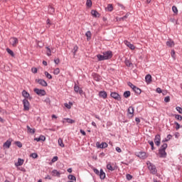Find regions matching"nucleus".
<instances>
[{
  "label": "nucleus",
  "instance_id": "obj_20",
  "mask_svg": "<svg viewBox=\"0 0 182 182\" xmlns=\"http://www.w3.org/2000/svg\"><path fill=\"white\" fill-rule=\"evenodd\" d=\"M91 14L92 15V16H94L95 18H99V16H100V14H99V13L96 11V10H92L91 11Z\"/></svg>",
  "mask_w": 182,
  "mask_h": 182
},
{
  "label": "nucleus",
  "instance_id": "obj_7",
  "mask_svg": "<svg viewBox=\"0 0 182 182\" xmlns=\"http://www.w3.org/2000/svg\"><path fill=\"white\" fill-rule=\"evenodd\" d=\"M161 137L160 136V135L157 134L156 136H155V139H154V143L156 146H160V143H161Z\"/></svg>",
  "mask_w": 182,
  "mask_h": 182
},
{
  "label": "nucleus",
  "instance_id": "obj_33",
  "mask_svg": "<svg viewBox=\"0 0 182 182\" xmlns=\"http://www.w3.org/2000/svg\"><path fill=\"white\" fill-rule=\"evenodd\" d=\"M79 49V47H77V46H75L72 52L73 53V55H76V53L77 52V50Z\"/></svg>",
  "mask_w": 182,
  "mask_h": 182
},
{
  "label": "nucleus",
  "instance_id": "obj_14",
  "mask_svg": "<svg viewBox=\"0 0 182 182\" xmlns=\"http://www.w3.org/2000/svg\"><path fill=\"white\" fill-rule=\"evenodd\" d=\"M99 176L101 180H105V178H106V173L103 171V169H100Z\"/></svg>",
  "mask_w": 182,
  "mask_h": 182
},
{
  "label": "nucleus",
  "instance_id": "obj_11",
  "mask_svg": "<svg viewBox=\"0 0 182 182\" xmlns=\"http://www.w3.org/2000/svg\"><path fill=\"white\" fill-rule=\"evenodd\" d=\"M111 97H113V99H116V100H120V95L117 94V92H112Z\"/></svg>",
  "mask_w": 182,
  "mask_h": 182
},
{
  "label": "nucleus",
  "instance_id": "obj_56",
  "mask_svg": "<svg viewBox=\"0 0 182 182\" xmlns=\"http://www.w3.org/2000/svg\"><path fill=\"white\" fill-rule=\"evenodd\" d=\"M129 13H127L124 16L120 18V19H123L124 21V19H127V18H129Z\"/></svg>",
  "mask_w": 182,
  "mask_h": 182
},
{
  "label": "nucleus",
  "instance_id": "obj_31",
  "mask_svg": "<svg viewBox=\"0 0 182 182\" xmlns=\"http://www.w3.org/2000/svg\"><path fill=\"white\" fill-rule=\"evenodd\" d=\"M58 144L60 147H65V144H63V141L62 139H58Z\"/></svg>",
  "mask_w": 182,
  "mask_h": 182
},
{
  "label": "nucleus",
  "instance_id": "obj_48",
  "mask_svg": "<svg viewBox=\"0 0 182 182\" xmlns=\"http://www.w3.org/2000/svg\"><path fill=\"white\" fill-rule=\"evenodd\" d=\"M93 171L94 173H95V174H97V176H99L100 174V171H99L97 168H94Z\"/></svg>",
  "mask_w": 182,
  "mask_h": 182
},
{
  "label": "nucleus",
  "instance_id": "obj_24",
  "mask_svg": "<svg viewBox=\"0 0 182 182\" xmlns=\"http://www.w3.org/2000/svg\"><path fill=\"white\" fill-rule=\"evenodd\" d=\"M105 9H106V11H108L109 12H112V11H113V5L108 4Z\"/></svg>",
  "mask_w": 182,
  "mask_h": 182
},
{
  "label": "nucleus",
  "instance_id": "obj_3",
  "mask_svg": "<svg viewBox=\"0 0 182 182\" xmlns=\"http://www.w3.org/2000/svg\"><path fill=\"white\" fill-rule=\"evenodd\" d=\"M34 92L35 93H36V95H38V96H45V95H46V92L44 90H39L38 88H35Z\"/></svg>",
  "mask_w": 182,
  "mask_h": 182
},
{
  "label": "nucleus",
  "instance_id": "obj_19",
  "mask_svg": "<svg viewBox=\"0 0 182 182\" xmlns=\"http://www.w3.org/2000/svg\"><path fill=\"white\" fill-rule=\"evenodd\" d=\"M145 81L146 82V83H151V75H146L145 77Z\"/></svg>",
  "mask_w": 182,
  "mask_h": 182
},
{
  "label": "nucleus",
  "instance_id": "obj_63",
  "mask_svg": "<svg viewBox=\"0 0 182 182\" xmlns=\"http://www.w3.org/2000/svg\"><path fill=\"white\" fill-rule=\"evenodd\" d=\"M80 133L82 136H86V132L85 131H83V129H80Z\"/></svg>",
  "mask_w": 182,
  "mask_h": 182
},
{
  "label": "nucleus",
  "instance_id": "obj_36",
  "mask_svg": "<svg viewBox=\"0 0 182 182\" xmlns=\"http://www.w3.org/2000/svg\"><path fill=\"white\" fill-rule=\"evenodd\" d=\"M65 120L67 121V123H70V124H73V123H75V120L70 118L65 119Z\"/></svg>",
  "mask_w": 182,
  "mask_h": 182
},
{
  "label": "nucleus",
  "instance_id": "obj_54",
  "mask_svg": "<svg viewBox=\"0 0 182 182\" xmlns=\"http://www.w3.org/2000/svg\"><path fill=\"white\" fill-rule=\"evenodd\" d=\"M16 144L18 147H22V143L21 141H16Z\"/></svg>",
  "mask_w": 182,
  "mask_h": 182
},
{
  "label": "nucleus",
  "instance_id": "obj_30",
  "mask_svg": "<svg viewBox=\"0 0 182 182\" xmlns=\"http://www.w3.org/2000/svg\"><path fill=\"white\" fill-rule=\"evenodd\" d=\"M124 97L127 99V97H130V91H125L124 92Z\"/></svg>",
  "mask_w": 182,
  "mask_h": 182
},
{
  "label": "nucleus",
  "instance_id": "obj_61",
  "mask_svg": "<svg viewBox=\"0 0 182 182\" xmlns=\"http://www.w3.org/2000/svg\"><path fill=\"white\" fill-rule=\"evenodd\" d=\"M175 124L176 125V129L178 130V129H180V124H178V122H175Z\"/></svg>",
  "mask_w": 182,
  "mask_h": 182
},
{
  "label": "nucleus",
  "instance_id": "obj_55",
  "mask_svg": "<svg viewBox=\"0 0 182 182\" xmlns=\"http://www.w3.org/2000/svg\"><path fill=\"white\" fill-rule=\"evenodd\" d=\"M125 63H126L127 66H128L129 68H130V66H132V63H130V61H129V60H126Z\"/></svg>",
  "mask_w": 182,
  "mask_h": 182
},
{
  "label": "nucleus",
  "instance_id": "obj_26",
  "mask_svg": "<svg viewBox=\"0 0 182 182\" xmlns=\"http://www.w3.org/2000/svg\"><path fill=\"white\" fill-rule=\"evenodd\" d=\"M134 92H135V93H137V95H140V93H141V90H140V88L137 87L135 86V87L133 89Z\"/></svg>",
  "mask_w": 182,
  "mask_h": 182
},
{
  "label": "nucleus",
  "instance_id": "obj_53",
  "mask_svg": "<svg viewBox=\"0 0 182 182\" xmlns=\"http://www.w3.org/2000/svg\"><path fill=\"white\" fill-rule=\"evenodd\" d=\"M48 11L50 14H53V12H55V9L53 7H50Z\"/></svg>",
  "mask_w": 182,
  "mask_h": 182
},
{
  "label": "nucleus",
  "instance_id": "obj_37",
  "mask_svg": "<svg viewBox=\"0 0 182 182\" xmlns=\"http://www.w3.org/2000/svg\"><path fill=\"white\" fill-rule=\"evenodd\" d=\"M69 180H71L72 181H76V177L73 175H69L68 176Z\"/></svg>",
  "mask_w": 182,
  "mask_h": 182
},
{
  "label": "nucleus",
  "instance_id": "obj_50",
  "mask_svg": "<svg viewBox=\"0 0 182 182\" xmlns=\"http://www.w3.org/2000/svg\"><path fill=\"white\" fill-rule=\"evenodd\" d=\"M164 102L166 103H168V102H170V97L169 96H167L164 98Z\"/></svg>",
  "mask_w": 182,
  "mask_h": 182
},
{
  "label": "nucleus",
  "instance_id": "obj_64",
  "mask_svg": "<svg viewBox=\"0 0 182 182\" xmlns=\"http://www.w3.org/2000/svg\"><path fill=\"white\" fill-rule=\"evenodd\" d=\"M156 92H157V93H161L163 91H161V88L158 87V88H156Z\"/></svg>",
  "mask_w": 182,
  "mask_h": 182
},
{
  "label": "nucleus",
  "instance_id": "obj_29",
  "mask_svg": "<svg viewBox=\"0 0 182 182\" xmlns=\"http://www.w3.org/2000/svg\"><path fill=\"white\" fill-rule=\"evenodd\" d=\"M47 51H46V55L47 56H51L52 55V50H50V48L46 47Z\"/></svg>",
  "mask_w": 182,
  "mask_h": 182
},
{
  "label": "nucleus",
  "instance_id": "obj_6",
  "mask_svg": "<svg viewBox=\"0 0 182 182\" xmlns=\"http://www.w3.org/2000/svg\"><path fill=\"white\" fill-rule=\"evenodd\" d=\"M23 104L24 110H29V107H30L29 101H28V100L26 99H24L23 100Z\"/></svg>",
  "mask_w": 182,
  "mask_h": 182
},
{
  "label": "nucleus",
  "instance_id": "obj_15",
  "mask_svg": "<svg viewBox=\"0 0 182 182\" xmlns=\"http://www.w3.org/2000/svg\"><path fill=\"white\" fill-rule=\"evenodd\" d=\"M52 174L54 177H60V172L56 169L53 170Z\"/></svg>",
  "mask_w": 182,
  "mask_h": 182
},
{
  "label": "nucleus",
  "instance_id": "obj_60",
  "mask_svg": "<svg viewBox=\"0 0 182 182\" xmlns=\"http://www.w3.org/2000/svg\"><path fill=\"white\" fill-rule=\"evenodd\" d=\"M171 139V134H168V135L167 136V139H165V140L163 141H168V140H170Z\"/></svg>",
  "mask_w": 182,
  "mask_h": 182
},
{
  "label": "nucleus",
  "instance_id": "obj_34",
  "mask_svg": "<svg viewBox=\"0 0 182 182\" xmlns=\"http://www.w3.org/2000/svg\"><path fill=\"white\" fill-rule=\"evenodd\" d=\"M44 74L47 79H52V75L49 73H48V71H46Z\"/></svg>",
  "mask_w": 182,
  "mask_h": 182
},
{
  "label": "nucleus",
  "instance_id": "obj_59",
  "mask_svg": "<svg viewBox=\"0 0 182 182\" xmlns=\"http://www.w3.org/2000/svg\"><path fill=\"white\" fill-rule=\"evenodd\" d=\"M31 72H33V73H37L38 69L36 68H33L31 69Z\"/></svg>",
  "mask_w": 182,
  "mask_h": 182
},
{
  "label": "nucleus",
  "instance_id": "obj_17",
  "mask_svg": "<svg viewBox=\"0 0 182 182\" xmlns=\"http://www.w3.org/2000/svg\"><path fill=\"white\" fill-rule=\"evenodd\" d=\"M27 132L28 133H30V134H35L36 129H31L29 125H27Z\"/></svg>",
  "mask_w": 182,
  "mask_h": 182
},
{
  "label": "nucleus",
  "instance_id": "obj_41",
  "mask_svg": "<svg viewBox=\"0 0 182 182\" xmlns=\"http://www.w3.org/2000/svg\"><path fill=\"white\" fill-rule=\"evenodd\" d=\"M58 156H54L51 162L50 163V164H52L53 163H56V161L58 160Z\"/></svg>",
  "mask_w": 182,
  "mask_h": 182
},
{
  "label": "nucleus",
  "instance_id": "obj_28",
  "mask_svg": "<svg viewBox=\"0 0 182 182\" xmlns=\"http://www.w3.org/2000/svg\"><path fill=\"white\" fill-rule=\"evenodd\" d=\"M97 58L99 60H106V59L105 58V54L103 55H97Z\"/></svg>",
  "mask_w": 182,
  "mask_h": 182
},
{
  "label": "nucleus",
  "instance_id": "obj_43",
  "mask_svg": "<svg viewBox=\"0 0 182 182\" xmlns=\"http://www.w3.org/2000/svg\"><path fill=\"white\" fill-rule=\"evenodd\" d=\"M31 157H32L33 159H38V154L33 153L31 154Z\"/></svg>",
  "mask_w": 182,
  "mask_h": 182
},
{
  "label": "nucleus",
  "instance_id": "obj_38",
  "mask_svg": "<svg viewBox=\"0 0 182 182\" xmlns=\"http://www.w3.org/2000/svg\"><path fill=\"white\" fill-rule=\"evenodd\" d=\"M172 11L173 14H178V10L177 9V7L176 6H172Z\"/></svg>",
  "mask_w": 182,
  "mask_h": 182
},
{
  "label": "nucleus",
  "instance_id": "obj_23",
  "mask_svg": "<svg viewBox=\"0 0 182 182\" xmlns=\"http://www.w3.org/2000/svg\"><path fill=\"white\" fill-rule=\"evenodd\" d=\"M166 46H168V48H173V46H174V41L169 40L166 42Z\"/></svg>",
  "mask_w": 182,
  "mask_h": 182
},
{
  "label": "nucleus",
  "instance_id": "obj_42",
  "mask_svg": "<svg viewBox=\"0 0 182 182\" xmlns=\"http://www.w3.org/2000/svg\"><path fill=\"white\" fill-rule=\"evenodd\" d=\"M54 75H58V73H60V70L59 68H55L53 72Z\"/></svg>",
  "mask_w": 182,
  "mask_h": 182
},
{
  "label": "nucleus",
  "instance_id": "obj_9",
  "mask_svg": "<svg viewBox=\"0 0 182 182\" xmlns=\"http://www.w3.org/2000/svg\"><path fill=\"white\" fill-rule=\"evenodd\" d=\"M74 90L76 92V93H79L80 95H83V90H81V88L79 87L77 85L74 86Z\"/></svg>",
  "mask_w": 182,
  "mask_h": 182
},
{
  "label": "nucleus",
  "instance_id": "obj_8",
  "mask_svg": "<svg viewBox=\"0 0 182 182\" xmlns=\"http://www.w3.org/2000/svg\"><path fill=\"white\" fill-rule=\"evenodd\" d=\"M124 43H125L126 46L129 48V49H131L132 50H134V49H135L134 45L130 43V42H129L127 41H124Z\"/></svg>",
  "mask_w": 182,
  "mask_h": 182
},
{
  "label": "nucleus",
  "instance_id": "obj_12",
  "mask_svg": "<svg viewBox=\"0 0 182 182\" xmlns=\"http://www.w3.org/2000/svg\"><path fill=\"white\" fill-rule=\"evenodd\" d=\"M22 96H23V97H25L26 99H32V97H31V95L28 94V92H26V90H23Z\"/></svg>",
  "mask_w": 182,
  "mask_h": 182
},
{
  "label": "nucleus",
  "instance_id": "obj_57",
  "mask_svg": "<svg viewBox=\"0 0 182 182\" xmlns=\"http://www.w3.org/2000/svg\"><path fill=\"white\" fill-rule=\"evenodd\" d=\"M133 178V176L130 174H127V180H132Z\"/></svg>",
  "mask_w": 182,
  "mask_h": 182
},
{
  "label": "nucleus",
  "instance_id": "obj_45",
  "mask_svg": "<svg viewBox=\"0 0 182 182\" xmlns=\"http://www.w3.org/2000/svg\"><path fill=\"white\" fill-rule=\"evenodd\" d=\"M85 36H87V39H90V36H92V33H90V31H87L86 33H85Z\"/></svg>",
  "mask_w": 182,
  "mask_h": 182
},
{
  "label": "nucleus",
  "instance_id": "obj_4",
  "mask_svg": "<svg viewBox=\"0 0 182 182\" xmlns=\"http://www.w3.org/2000/svg\"><path fill=\"white\" fill-rule=\"evenodd\" d=\"M10 43L15 48L16 46V45H18V38H15V37H12L10 38L9 41Z\"/></svg>",
  "mask_w": 182,
  "mask_h": 182
},
{
  "label": "nucleus",
  "instance_id": "obj_13",
  "mask_svg": "<svg viewBox=\"0 0 182 182\" xmlns=\"http://www.w3.org/2000/svg\"><path fill=\"white\" fill-rule=\"evenodd\" d=\"M11 140H7L3 145L4 149H9L11 147Z\"/></svg>",
  "mask_w": 182,
  "mask_h": 182
},
{
  "label": "nucleus",
  "instance_id": "obj_25",
  "mask_svg": "<svg viewBox=\"0 0 182 182\" xmlns=\"http://www.w3.org/2000/svg\"><path fill=\"white\" fill-rule=\"evenodd\" d=\"M106 147H107V144L106 142H102L100 146H98L99 149H106Z\"/></svg>",
  "mask_w": 182,
  "mask_h": 182
},
{
  "label": "nucleus",
  "instance_id": "obj_5",
  "mask_svg": "<svg viewBox=\"0 0 182 182\" xmlns=\"http://www.w3.org/2000/svg\"><path fill=\"white\" fill-rule=\"evenodd\" d=\"M103 54L105 60H107V59H111L112 56H113L112 51H106L103 53Z\"/></svg>",
  "mask_w": 182,
  "mask_h": 182
},
{
  "label": "nucleus",
  "instance_id": "obj_35",
  "mask_svg": "<svg viewBox=\"0 0 182 182\" xmlns=\"http://www.w3.org/2000/svg\"><path fill=\"white\" fill-rule=\"evenodd\" d=\"M6 52L9 53L11 56H15V54L14 53V51L9 48H6Z\"/></svg>",
  "mask_w": 182,
  "mask_h": 182
},
{
  "label": "nucleus",
  "instance_id": "obj_21",
  "mask_svg": "<svg viewBox=\"0 0 182 182\" xmlns=\"http://www.w3.org/2000/svg\"><path fill=\"white\" fill-rule=\"evenodd\" d=\"M138 157L144 159L147 158V155L146 154V152H139Z\"/></svg>",
  "mask_w": 182,
  "mask_h": 182
},
{
  "label": "nucleus",
  "instance_id": "obj_22",
  "mask_svg": "<svg viewBox=\"0 0 182 182\" xmlns=\"http://www.w3.org/2000/svg\"><path fill=\"white\" fill-rule=\"evenodd\" d=\"M22 164H23V159H18V162L15 164V166L16 167H19V166H22Z\"/></svg>",
  "mask_w": 182,
  "mask_h": 182
},
{
  "label": "nucleus",
  "instance_id": "obj_16",
  "mask_svg": "<svg viewBox=\"0 0 182 182\" xmlns=\"http://www.w3.org/2000/svg\"><path fill=\"white\" fill-rule=\"evenodd\" d=\"M100 97H102V99H106L107 97V93L105 91H101L99 93Z\"/></svg>",
  "mask_w": 182,
  "mask_h": 182
},
{
  "label": "nucleus",
  "instance_id": "obj_40",
  "mask_svg": "<svg viewBox=\"0 0 182 182\" xmlns=\"http://www.w3.org/2000/svg\"><path fill=\"white\" fill-rule=\"evenodd\" d=\"M128 86H129V87L131 89H132V90L136 87V85H133L132 82H128Z\"/></svg>",
  "mask_w": 182,
  "mask_h": 182
},
{
  "label": "nucleus",
  "instance_id": "obj_51",
  "mask_svg": "<svg viewBox=\"0 0 182 182\" xmlns=\"http://www.w3.org/2000/svg\"><path fill=\"white\" fill-rule=\"evenodd\" d=\"M175 118H176L177 120H182V117H181V115L177 114V115L175 116Z\"/></svg>",
  "mask_w": 182,
  "mask_h": 182
},
{
  "label": "nucleus",
  "instance_id": "obj_10",
  "mask_svg": "<svg viewBox=\"0 0 182 182\" xmlns=\"http://www.w3.org/2000/svg\"><path fill=\"white\" fill-rule=\"evenodd\" d=\"M36 82H38L39 85L43 86L44 87H46V86H48V82H46V81H45L44 80H36Z\"/></svg>",
  "mask_w": 182,
  "mask_h": 182
},
{
  "label": "nucleus",
  "instance_id": "obj_47",
  "mask_svg": "<svg viewBox=\"0 0 182 182\" xmlns=\"http://www.w3.org/2000/svg\"><path fill=\"white\" fill-rule=\"evenodd\" d=\"M171 57L173 59H176V51H174V50H171Z\"/></svg>",
  "mask_w": 182,
  "mask_h": 182
},
{
  "label": "nucleus",
  "instance_id": "obj_58",
  "mask_svg": "<svg viewBox=\"0 0 182 182\" xmlns=\"http://www.w3.org/2000/svg\"><path fill=\"white\" fill-rule=\"evenodd\" d=\"M115 150L117 151V153H122V149H120L119 146H117Z\"/></svg>",
  "mask_w": 182,
  "mask_h": 182
},
{
  "label": "nucleus",
  "instance_id": "obj_46",
  "mask_svg": "<svg viewBox=\"0 0 182 182\" xmlns=\"http://www.w3.org/2000/svg\"><path fill=\"white\" fill-rule=\"evenodd\" d=\"M65 106L67 107V109H70L72 107V102H69V104L65 103Z\"/></svg>",
  "mask_w": 182,
  "mask_h": 182
},
{
  "label": "nucleus",
  "instance_id": "obj_39",
  "mask_svg": "<svg viewBox=\"0 0 182 182\" xmlns=\"http://www.w3.org/2000/svg\"><path fill=\"white\" fill-rule=\"evenodd\" d=\"M86 5L88 8H90L92 6V0H87Z\"/></svg>",
  "mask_w": 182,
  "mask_h": 182
},
{
  "label": "nucleus",
  "instance_id": "obj_62",
  "mask_svg": "<svg viewBox=\"0 0 182 182\" xmlns=\"http://www.w3.org/2000/svg\"><path fill=\"white\" fill-rule=\"evenodd\" d=\"M54 62H55V65H59V62H60V60H59V58H57V59L54 60Z\"/></svg>",
  "mask_w": 182,
  "mask_h": 182
},
{
  "label": "nucleus",
  "instance_id": "obj_1",
  "mask_svg": "<svg viewBox=\"0 0 182 182\" xmlns=\"http://www.w3.org/2000/svg\"><path fill=\"white\" fill-rule=\"evenodd\" d=\"M167 144H164L159 150V157L161 159H166V157H167V153L166 152V149H167Z\"/></svg>",
  "mask_w": 182,
  "mask_h": 182
},
{
  "label": "nucleus",
  "instance_id": "obj_49",
  "mask_svg": "<svg viewBox=\"0 0 182 182\" xmlns=\"http://www.w3.org/2000/svg\"><path fill=\"white\" fill-rule=\"evenodd\" d=\"M176 110L177 112H178V113H180L181 114H182V108L180 107H176Z\"/></svg>",
  "mask_w": 182,
  "mask_h": 182
},
{
  "label": "nucleus",
  "instance_id": "obj_32",
  "mask_svg": "<svg viewBox=\"0 0 182 182\" xmlns=\"http://www.w3.org/2000/svg\"><path fill=\"white\" fill-rule=\"evenodd\" d=\"M107 168L108 170H110V171H114V168H113V166H112V165L110 164H108L107 165Z\"/></svg>",
  "mask_w": 182,
  "mask_h": 182
},
{
  "label": "nucleus",
  "instance_id": "obj_52",
  "mask_svg": "<svg viewBox=\"0 0 182 182\" xmlns=\"http://www.w3.org/2000/svg\"><path fill=\"white\" fill-rule=\"evenodd\" d=\"M95 80H97V82H99V80H100V76L97 75H95Z\"/></svg>",
  "mask_w": 182,
  "mask_h": 182
},
{
  "label": "nucleus",
  "instance_id": "obj_27",
  "mask_svg": "<svg viewBox=\"0 0 182 182\" xmlns=\"http://www.w3.org/2000/svg\"><path fill=\"white\" fill-rule=\"evenodd\" d=\"M129 114H133L134 113V108L133 107H129L128 108Z\"/></svg>",
  "mask_w": 182,
  "mask_h": 182
},
{
  "label": "nucleus",
  "instance_id": "obj_2",
  "mask_svg": "<svg viewBox=\"0 0 182 182\" xmlns=\"http://www.w3.org/2000/svg\"><path fill=\"white\" fill-rule=\"evenodd\" d=\"M147 166H148V168L150 171V172L151 173V174H156L157 173V168H156V166L153 165V164H151V162L148 161L146 163Z\"/></svg>",
  "mask_w": 182,
  "mask_h": 182
},
{
  "label": "nucleus",
  "instance_id": "obj_44",
  "mask_svg": "<svg viewBox=\"0 0 182 182\" xmlns=\"http://www.w3.org/2000/svg\"><path fill=\"white\" fill-rule=\"evenodd\" d=\"M44 102H46V103H47V105H50V97L46 98Z\"/></svg>",
  "mask_w": 182,
  "mask_h": 182
},
{
  "label": "nucleus",
  "instance_id": "obj_18",
  "mask_svg": "<svg viewBox=\"0 0 182 182\" xmlns=\"http://www.w3.org/2000/svg\"><path fill=\"white\" fill-rule=\"evenodd\" d=\"M34 140L36 141H45V140H46V138L45 137V136L41 135L38 138H35Z\"/></svg>",
  "mask_w": 182,
  "mask_h": 182
}]
</instances>
